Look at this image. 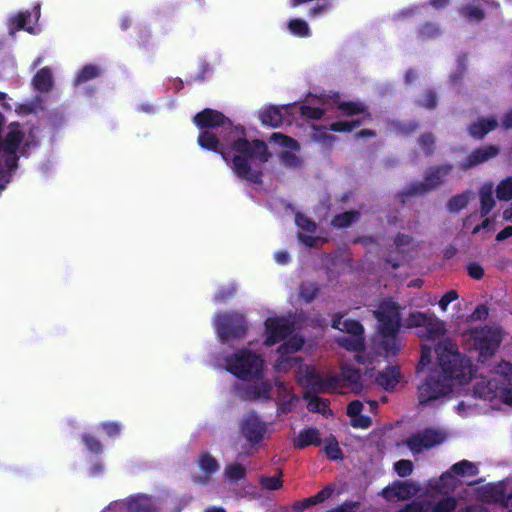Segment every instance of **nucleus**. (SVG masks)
Wrapping results in <instances>:
<instances>
[{
	"mask_svg": "<svg viewBox=\"0 0 512 512\" xmlns=\"http://www.w3.org/2000/svg\"><path fill=\"white\" fill-rule=\"evenodd\" d=\"M82 442L89 452L99 455L103 452V445L100 440L92 434L84 433L81 437Z\"/></svg>",
	"mask_w": 512,
	"mask_h": 512,
	"instance_id": "a18cd8bd",
	"label": "nucleus"
},
{
	"mask_svg": "<svg viewBox=\"0 0 512 512\" xmlns=\"http://www.w3.org/2000/svg\"><path fill=\"white\" fill-rule=\"evenodd\" d=\"M247 476L246 468L240 463H230L225 466L224 477L231 483L242 481Z\"/></svg>",
	"mask_w": 512,
	"mask_h": 512,
	"instance_id": "cd10ccee",
	"label": "nucleus"
},
{
	"mask_svg": "<svg viewBox=\"0 0 512 512\" xmlns=\"http://www.w3.org/2000/svg\"><path fill=\"white\" fill-rule=\"evenodd\" d=\"M329 404L330 403L327 399H323L319 396L314 395L308 399L307 408L310 412L321 413L325 415L326 412L329 411Z\"/></svg>",
	"mask_w": 512,
	"mask_h": 512,
	"instance_id": "37998d69",
	"label": "nucleus"
},
{
	"mask_svg": "<svg viewBox=\"0 0 512 512\" xmlns=\"http://www.w3.org/2000/svg\"><path fill=\"white\" fill-rule=\"evenodd\" d=\"M324 451L330 460H342L344 457L335 437L326 440Z\"/></svg>",
	"mask_w": 512,
	"mask_h": 512,
	"instance_id": "c03bdc74",
	"label": "nucleus"
},
{
	"mask_svg": "<svg viewBox=\"0 0 512 512\" xmlns=\"http://www.w3.org/2000/svg\"><path fill=\"white\" fill-rule=\"evenodd\" d=\"M197 143L202 149L219 154L237 178L262 184L261 166L269 161L271 153L263 140H248L244 126L236 125L222 139L209 130H202Z\"/></svg>",
	"mask_w": 512,
	"mask_h": 512,
	"instance_id": "f257e3e1",
	"label": "nucleus"
},
{
	"mask_svg": "<svg viewBox=\"0 0 512 512\" xmlns=\"http://www.w3.org/2000/svg\"><path fill=\"white\" fill-rule=\"evenodd\" d=\"M361 507L359 501L346 500L342 504L328 509L326 512H357Z\"/></svg>",
	"mask_w": 512,
	"mask_h": 512,
	"instance_id": "4d7b16f0",
	"label": "nucleus"
},
{
	"mask_svg": "<svg viewBox=\"0 0 512 512\" xmlns=\"http://www.w3.org/2000/svg\"><path fill=\"white\" fill-rule=\"evenodd\" d=\"M338 110H340L345 116H354L358 114H362L366 112L367 107L361 102L354 101H342L337 105Z\"/></svg>",
	"mask_w": 512,
	"mask_h": 512,
	"instance_id": "e433bc0d",
	"label": "nucleus"
},
{
	"mask_svg": "<svg viewBox=\"0 0 512 512\" xmlns=\"http://www.w3.org/2000/svg\"><path fill=\"white\" fill-rule=\"evenodd\" d=\"M463 15L468 19L481 21L485 17V13L482 8L478 6H468L464 9Z\"/></svg>",
	"mask_w": 512,
	"mask_h": 512,
	"instance_id": "680f3d73",
	"label": "nucleus"
},
{
	"mask_svg": "<svg viewBox=\"0 0 512 512\" xmlns=\"http://www.w3.org/2000/svg\"><path fill=\"white\" fill-rule=\"evenodd\" d=\"M417 105L428 110L435 109L438 105L437 93L434 90H426Z\"/></svg>",
	"mask_w": 512,
	"mask_h": 512,
	"instance_id": "09e8293b",
	"label": "nucleus"
},
{
	"mask_svg": "<svg viewBox=\"0 0 512 512\" xmlns=\"http://www.w3.org/2000/svg\"><path fill=\"white\" fill-rule=\"evenodd\" d=\"M321 443L319 430L311 427L302 429L293 441V445L297 449H304L310 445L319 446Z\"/></svg>",
	"mask_w": 512,
	"mask_h": 512,
	"instance_id": "4be33fe9",
	"label": "nucleus"
},
{
	"mask_svg": "<svg viewBox=\"0 0 512 512\" xmlns=\"http://www.w3.org/2000/svg\"><path fill=\"white\" fill-rule=\"evenodd\" d=\"M305 382L314 392L331 393L344 386L360 388L361 370L351 365H345L341 368L339 375H329L323 377L313 367H307L304 374Z\"/></svg>",
	"mask_w": 512,
	"mask_h": 512,
	"instance_id": "20e7f679",
	"label": "nucleus"
},
{
	"mask_svg": "<svg viewBox=\"0 0 512 512\" xmlns=\"http://www.w3.org/2000/svg\"><path fill=\"white\" fill-rule=\"evenodd\" d=\"M470 338L475 349L479 351V361L481 362H485L493 356L502 341L501 331L487 325L471 329Z\"/></svg>",
	"mask_w": 512,
	"mask_h": 512,
	"instance_id": "6e6552de",
	"label": "nucleus"
},
{
	"mask_svg": "<svg viewBox=\"0 0 512 512\" xmlns=\"http://www.w3.org/2000/svg\"><path fill=\"white\" fill-rule=\"evenodd\" d=\"M406 321L410 328L422 327L424 331L420 332V337H425L428 340H435L446 332L444 322L431 313L412 312Z\"/></svg>",
	"mask_w": 512,
	"mask_h": 512,
	"instance_id": "1a4fd4ad",
	"label": "nucleus"
},
{
	"mask_svg": "<svg viewBox=\"0 0 512 512\" xmlns=\"http://www.w3.org/2000/svg\"><path fill=\"white\" fill-rule=\"evenodd\" d=\"M100 428L108 437H117L121 433V424L115 421L103 422L100 424Z\"/></svg>",
	"mask_w": 512,
	"mask_h": 512,
	"instance_id": "052dcab7",
	"label": "nucleus"
},
{
	"mask_svg": "<svg viewBox=\"0 0 512 512\" xmlns=\"http://www.w3.org/2000/svg\"><path fill=\"white\" fill-rule=\"evenodd\" d=\"M435 352L437 367L431 369L424 381L418 385V400L423 406L449 394L452 390L450 381L455 380L463 385L473 376L470 359L461 354L454 345L439 344Z\"/></svg>",
	"mask_w": 512,
	"mask_h": 512,
	"instance_id": "f03ea898",
	"label": "nucleus"
},
{
	"mask_svg": "<svg viewBox=\"0 0 512 512\" xmlns=\"http://www.w3.org/2000/svg\"><path fill=\"white\" fill-rule=\"evenodd\" d=\"M468 275L475 280H480L484 276L483 267L477 262H471L467 266Z\"/></svg>",
	"mask_w": 512,
	"mask_h": 512,
	"instance_id": "69168bd1",
	"label": "nucleus"
},
{
	"mask_svg": "<svg viewBox=\"0 0 512 512\" xmlns=\"http://www.w3.org/2000/svg\"><path fill=\"white\" fill-rule=\"evenodd\" d=\"M214 327L222 343L245 338L249 329L245 315L233 310L217 314Z\"/></svg>",
	"mask_w": 512,
	"mask_h": 512,
	"instance_id": "423d86ee",
	"label": "nucleus"
},
{
	"mask_svg": "<svg viewBox=\"0 0 512 512\" xmlns=\"http://www.w3.org/2000/svg\"><path fill=\"white\" fill-rule=\"evenodd\" d=\"M318 293V287L314 283H302L300 286V296L305 302H312Z\"/></svg>",
	"mask_w": 512,
	"mask_h": 512,
	"instance_id": "864d4df0",
	"label": "nucleus"
},
{
	"mask_svg": "<svg viewBox=\"0 0 512 512\" xmlns=\"http://www.w3.org/2000/svg\"><path fill=\"white\" fill-rule=\"evenodd\" d=\"M496 197L500 201L512 200V177L500 181L496 187Z\"/></svg>",
	"mask_w": 512,
	"mask_h": 512,
	"instance_id": "58836bf2",
	"label": "nucleus"
},
{
	"mask_svg": "<svg viewBox=\"0 0 512 512\" xmlns=\"http://www.w3.org/2000/svg\"><path fill=\"white\" fill-rule=\"evenodd\" d=\"M443 440L444 438L440 432L432 428H427L407 438L406 445L414 454H418L424 449H430L441 444Z\"/></svg>",
	"mask_w": 512,
	"mask_h": 512,
	"instance_id": "4468645a",
	"label": "nucleus"
},
{
	"mask_svg": "<svg viewBox=\"0 0 512 512\" xmlns=\"http://www.w3.org/2000/svg\"><path fill=\"white\" fill-rule=\"evenodd\" d=\"M156 509L152 496L147 494L131 495L109 506V510L115 512H156Z\"/></svg>",
	"mask_w": 512,
	"mask_h": 512,
	"instance_id": "ddd939ff",
	"label": "nucleus"
},
{
	"mask_svg": "<svg viewBox=\"0 0 512 512\" xmlns=\"http://www.w3.org/2000/svg\"><path fill=\"white\" fill-rule=\"evenodd\" d=\"M290 31L297 36L306 37L309 35L310 30L307 22L302 19H292L289 22Z\"/></svg>",
	"mask_w": 512,
	"mask_h": 512,
	"instance_id": "3c124183",
	"label": "nucleus"
},
{
	"mask_svg": "<svg viewBox=\"0 0 512 512\" xmlns=\"http://www.w3.org/2000/svg\"><path fill=\"white\" fill-rule=\"evenodd\" d=\"M504 489L501 484L488 485L484 488L483 496L487 502L501 505L504 500Z\"/></svg>",
	"mask_w": 512,
	"mask_h": 512,
	"instance_id": "f704fd0d",
	"label": "nucleus"
},
{
	"mask_svg": "<svg viewBox=\"0 0 512 512\" xmlns=\"http://www.w3.org/2000/svg\"><path fill=\"white\" fill-rule=\"evenodd\" d=\"M259 483L263 489L269 491H275L282 488V471L280 470L277 476H261Z\"/></svg>",
	"mask_w": 512,
	"mask_h": 512,
	"instance_id": "a19ab883",
	"label": "nucleus"
},
{
	"mask_svg": "<svg viewBox=\"0 0 512 512\" xmlns=\"http://www.w3.org/2000/svg\"><path fill=\"white\" fill-rule=\"evenodd\" d=\"M4 161V168L8 175V178L11 177V174L18 168L19 156L17 153L14 154H4L2 155Z\"/></svg>",
	"mask_w": 512,
	"mask_h": 512,
	"instance_id": "6e6d98bb",
	"label": "nucleus"
},
{
	"mask_svg": "<svg viewBox=\"0 0 512 512\" xmlns=\"http://www.w3.org/2000/svg\"><path fill=\"white\" fill-rule=\"evenodd\" d=\"M264 345L271 347L286 339L294 331V323L285 317H268L265 320Z\"/></svg>",
	"mask_w": 512,
	"mask_h": 512,
	"instance_id": "9b49d317",
	"label": "nucleus"
},
{
	"mask_svg": "<svg viewBox=\"0 0 512 512\" xmlns=\"http://www.w3.org/2000/svg\"><path fill=\"white\" fill-rule=\"evenodd\" d=\"M259 119L264 126L278 128L284 120L282 108L276 105L265 106L259 112Z\"/></svg>",
	"mask_w": 512,
	"mask_h": 512,
	"instance_id": "412c9836",
	"label": "nucleus"
},
{
	"mask_svg": "<svg viewBox=\"0 0 512 512\" xmlns=\"http://www.w3.org/2000/svg\"><path fill=\"white\" fill-rule=\"evenodd\" d=\"M432 349L429 346L421 347V356L417 365V372H422L431 363Z\"/></svg>",
	"mask_w": 512,
	"mask_h": 512,
	"instance_id": "bf43d9fd",
	"label": "nucleus"
},
{
	"mask_svg": "<svg viewBox=\"0 0 512 512\" xmlns=\"http://www.w3.org/2000/svg\"><path fill=\"white\" fill-rule=\"evenodd\" d=\"M235 291H236V289L234 286H229V287L222 286L217 290L213 301L217 304L224 303L227 300L234 297Z\"/></svg>",
	"mask_w": 512,
	"mask_h": 512,
	"instance_id": "5fc2aeb1",
	"label": "nucleus"
},
{
	"mask_svg": "<svg viewBox=\"0 0 512 512\" xmlns=\"http://www.w3.org/2000/svg\"><path fill=\"white\" fill-rule=\"evenodd\" d=\"M418 492V488L409 482L396 480L382 489L381 495L387 501L408 500Z\"/></svg>",
	"mask_w": 512,
	"mask_h": 512,
	"instance_id": "a211bd4d",
	"label": "nucleus"
},
{
	"mask_svg": "<svg viewBox=\"0 0 512 512\" xmlns=\"http://www.w3.org/2000/svg\"><path fill=\"white\" fill-rule=\"evenodd\" d=\"M451 473L459 476H476L479 473L478 467L468 460H461L453 464L449 472H445L441 478L452 477Z\"/></svg>",
	"mask_w": 512,
	"mask_h": 512,
	"instance_id": "393cba45",
	"label": "nucleus"
},
{
	"mask_svg": "<svg viewBox=\"0 0 512 512\" xmlns=\"http://www.w3.org/2000/svg\"><path fill=\"white\" fill-rule=\"evenodd\" d=\"M296 351L292 350L290 346L283 347V343L278 347V353L280 354V359L277 361L276 366L279 369L286 370L287 368L293 367L296 363L300 362V358L296 357H286L289 354H293Z\"/></svg>",
	"mask_w": 512,
	"mask_h": 512,
	"instance_id": "2f4dec72",
	"label": "nucleus"
},
{
	"mask_svg": "<svg viewBox=\"0 0 512 512\" xmlns=\"http://www.w3.org/2000/svg\"><path fill=\"white\" fill-rule=\"evenodd\" d=\"M299 113L302 117L310 120H319L325 115V110L320 107H312L309 105H301Z\"/></svg>",
	"mask_w": 512,
	"mask_h": 512,
	"instance_id": "8fccbe9b",
	"label": "nucleus"
},
{
	"mask_svg": "<svg viewBox=\"0 0 512 512\" xmlns=\"http://www.w3.org/2000/svg\"><path fill=\"white\" fill-rule=\"evenodd\" d=\"M397 512H425L423 504L419 501H412L406 504L402 509Z\"/></svg>",
	"mask_w": 512,
	"mask_h": 512,
	"instance_id": "774afa93",
	"label": "nucleus"
},
{
	"mask_svg": "<svg viewBox=\"0 0 512 512\" xmlns=\"http://www.w3.org/2000/svg\"><path fill=\"white\" fill-rule=\"evenodd\" d=\"M272 385L268 380L260 383H247L235 387V395L242 401L269 400L271 398Z\"/></svg>",
	"mask_w": 512,
	"mask_h": 512,
	"instance_id": "2eb2a0df",
	"label": "nucleus"
},
{
	"mask_svg": "<svg viewBox=\"0 0 512 512\" xmlns=\"http://www.w3.org/2000/svg\"><path fill=\"white\" fill-rule=\"evenodd\" d=\"M101 73L100 68L97 65L87 64L77 73L75 78V85H82L97 78Z\"/></svg>",
	"mask_w": 512,
	"mask_h": 512,
	"instance_id": "7c9ffc66",
	"label": "nucleus"
},
{
	"mask_svg": "<svg viewBox=\"0 0 512 512\" xmlns=\"http://www.w3.org/2000/svg\"><path fill=\"white\" fill-rule=\"evenodd\" d=\"M506 380L504 376L491 378L487 382H478L474 392L480 398L487 400L498 397L504 404L512 406V388L506 386Z\"/></svg>",
	"mask_w": 512,
	"mask_h": 512,
	"instance_id": "9d476101",
	"label": "nucleus"
},
{
	"mask_svg": "<svg viewBox=\"0 0 512 512\" xmlns=\"http://www.w3.org/2000/svg\"><path fill=\"white\" fill-rule=\"evenodd\" d=\"M392 126L394 132L402 136L411 135L419 128V124L414 120L393 122Z\"/></svg>",
	"mask_w": 512,
	"mask_h": 512,
	"instance_id": "79ce46f5",
	"label": "nucleus"
},
{
	"mask_svg": "<svg viewBox=\"0 0 512 512\" xmlns=\"http://www.w3.org/2000/svg\"><path fill=\"white\" fill-rule=\"evenodd\" d=\"M333 493V489L331 486H326L320 491H318L315 495L311 496L314 505L323 503L325 500L331 497Z\"/></svg>",
	"mask_w": 512,
	"mask_h": 512,
	"instance_id": "e2e57ef3",
	"label": "nucleus"
},
{
	"mask_svg": "<svg viewBox=\"0 0 512 512\" xmlns=\"http://www.w3.org/2000/svg\"><path fill=\"white\" fill-rule=\"evenodd\" d=\"M241 432L251 445H257L264 439L267 424L255 414H252L243 419Z\"/></svg>",
	"mask_w": 512,
	"mask_h": 512,
	"instance_id": "dca6fc26",
	"label": "nucleus"
},
{
	"mask_svg": "<svg viewBox=\"0 0 512 512\" xmlns=\"http://www.w3.org/2000/svg\"><path fill=\"white\" fill-rule=\"evenodd\" d=\"M193 123L200 130L223 128L227 132H232L236 126L222 112L212 108H205L198 112L193 117Z\"/></svg>",
	"mask_w": 512,
	"mask_h": 512,
	"instance_id": "f8f14e48",
	"label": "nucleus"
},
{
	"mask_svg": "<svg viewBox=\"0 0 512 512\" xmlns=\"http://www.w3.org/2000/svg\"><path fill=\"white\" fill-rule=\"evenodd\" d=\"M362 121L360 119L352 121H336L329 125L328 129L333 132H351L355 128L361 126Z\"/></svg>",
	"mask_w": 512,
	"mask_h": 512,
	"instance_id": "49530a36",
	"label": "nucleus"
},
{
	"mask_svg": "<svg viewBox=\"0 0 512 512\" xmlns=\"http://www.w3.org/2000/svg\"><path fill=\"white\" fill-rule=\"evenodd\" d=\"M469 203V191L452 196L448 203L447 209L451 213H458L460 210L467 207Z\"/></svg>",
	"mask_w": 512,
	"mask_h": 512,
	"instance_id": "4c0bfd02",
	"label": "nucleus"
},
{
	"mask_svg": "<svg viewBox=\"0 0 512 512\" xmlns=\"http://www.w3.org/2000/svg\"><path fill=\"white\" fill-rule=\"evenodd\" d=\"M418 145L427 157L432 156L436 150V138L432 132H424L418 138Z\"/></svg>",
	"mask_w": 512,
	"mask_h": 512,
	"instance_id": "c9c22d12",
	"label": "nucleus"
},
{
	"mask_svg": "<svg viewBox=\"0 0 512 512\" xmlns=\"http://www.w3.org/2000/svg\"><path fill=\"white\" fill-rule=\"evenodd\" d=\"M30 18H31V12L28 10L21 11L16 16L11 17L9 19V33L11 35H14L16 31H19L22 29H25L28 32H32V30H33L32 27H28V28L26 27Z\"/></svg>",
	"mask_w": 512,
	"mask_h": 512,
	"instance_id": "a878e982",
	"label": "nucleus"
},
{
	"mask_svg": "<svg viewBox=\"0 0 512 512\" xmlns=\"http://www.w3.org/2000/svg\"><path fill=\"white\" fill-rule=\"evenodd\" d=\"M33 85L35 90L41 93L49 92L53 87L52 72L49 67H43L37 71L33 77Z\"/></svg>",
	"mask_w": 512,
	"mask_h": 512,
	"instance_id": "b1692460",
	"label": "nucleus"
},
{
	"mask_svg": "<svg viewBox=\"0 0 512 512\" xmlns=\"http://www.w3.org/2000/svg\"><path fill=\"white\" fill-rule=\"evenodd\" d=\"M401 378L400 368L398 366H387L376 375V383L386 391H393Z\"/></svg>",
	"mask_w": 512,
	"mask_h": 512,
	"instance_id": "6ab92c4d",
	"label": "nucleus"
},
{
	"mask_svg": "<svg viewBox=\"0 0 512 512\" xmlns=\"http://www.w3.org/2000/svg\"><path fill=\"white\" fill-rule=\"evenodd\" d=\"M372 425V420L369 416L359 415L352 417L351 426L354 428L368 429Z\"/></svg>",
	"mask_w": 512,
	"mask_h": 512,
	"instance_id": "0e129e2a",
	"label": "nucleus"
},
{
	"mask_svg": "<svg viewBox=\"0 0 512 512\" xmlns=\"http://www.w3.org/2000/svg\"><path fill=\"white\" fill-rule=\"evenodd\" d=\"M341 331L352 336H364L363 325L358 320L354 319H344Z\"/></svg>",
	"mask_w": 512,
	"mask_h": 512,
	"instance_id": "de8ad7c7",
	"label": "nucleus"
},
{
	"mask_svg": "<svg viewBox=\"0 0 512 512\" xmlns=\"http://www.w3.org/2000/svg\"><path fill=\"white\" fill-rule=\"evenodd\" d=\"M452 170L453 165L451 163L430 166L426 170L424 181L410 183L404 194L409 197L426 195L441 186L451 174Z\"/></svg>",
	"mask_w": 512,
	"mask_h": 512,
	"instance_id": "0eeeda50",
	"label": "nucleus"
},
{
	"mask_svg": "<svg viewBox=\"0 0 512 512\" xmlns=\"http://www.w3.org/2000/svg\"><path fill=\"white\" fill-rule=\"evenodd\" d=\"M498 127V121L495 117L479 118L477 121L471 123L468 127V133L471 137L481 140L489 132Z\"/></svg>",
	"mask_w": 512,
	"mask_h": 512,
	"instance_id": "aec40b11",
	"label": "nucleus"
},
{
	"mask_svg": "<svg viewBox=\"0 0 512 512\" xmlns=\"http://www.w3.org/2000/svg\"><path fill=\"white\" fill-rule=\"evenodd\" d=\"M226 370L241 380L256 379L264 377L263 358L247 348H242L229 355L225 359Z\"/></svg>",
	"mask_w": 512,
	"mask_h": 512,
	"instance_id": "39448f33",
	"label": "nucleus"
},
{
	"mask_svg": "<svg viewBox=\"0 0 512 512\" xmlns=\"http://www.w3.org/2000/svg\"><path fill=\"white\" fill-rule=\"evenodd\" d=\"M338 344L350 352H362L365 350L364 336H343L338 339Z\"/></svg>",
	"mask_w": 512,
	"mask_h": 512,
	"instance_id": "bb28decb",
	"label": "nucleus"
},
{
	"mask_svg": "<svg viewBox=\"0 0 512 512\" xmlns=\"http://www.w3.org/2000/svg\"><path fill=\"white\" fill-rule=\"evenodd\" d=\"M200 469L207 475L210 476L219 470L218 461L208 452H203L199 456L198 461Z\"/></svg>",
	"mask_w": 512,
	"mask_h": 512,
	"instance_id": "72a5a7b5",
	"label": "nucleus"
},
{
	"mask_svg": "<svg viewBox=\"0 0 512 512\" xmlns=\"http://www.w3.org/2000/svg\"><path fill=\"white\" fill-rule=\"evenodd\" d=\"M457 500L452 496L441 498L432 507L430 512H453L457 508Z\"/></svg>",
	"mask_w": 512,
	"mask_h": 512,
	"instance_id": "ea45409f",
	"label": "nucleus"
},
{
	"mask_svg": "<svg viewBox=\"0 0 512 512\" xmlns=\"http://www.w3.org/2000/svg\"><path fill=\"white\" fill-rule=\"evenodd\" d=\"M500 153V148L495 145H486L474 149L464 161L459 165L462 171H468L477 165L483 164L496 157Z\"/></svg>",
	"mask_w": 512,
	"mask_h": 512,
	"instance_id": "f3484780",
	"label": "nucleus"
},
{
	"mask_svg": "<svg viewBox=\"0 0 512 512\" xmlns=\"http://www.w3.org/2000/svg\"><path fill=\"white\" fill-rule=\"evenodd\" d=\"M295 222L300 229L306 232L314 233L316 231V223L302 213H297L295 215Z\"/></svg>",
	"mask_w": 512,
	"mask_h": 512,
	"instance_id": "603ef678",
	"label": "nucleus"
},
{
	"mask_svg": "<svg viewBox=\"0 0 512 512\" xmlns=\"http://www.w3.org/2000/svg\"><path fill=\"white\" fill-rule=\"evenodd\" d=\"M413 463L411 460L401 459L394 464V469L400 477H407L413 471Z\"/></svg>",
	"mask_w": 512,
	"mask_h": 512,
	"instance_id": "13d9d810",
	"label": "nucleus"
},
{
	"mask_svg": "<svg viewBox=\"0 0 512 512\" xmlns=\"http://www.w3.org/2000/svg\"><path fill=\"white\" fill-rule=\"evenodd\" d=\"M480 198V216L486 217L495 207L496 202L493 197V185L491 183L484 184L479 189Z\"/></svg>",
	"mask_w": 512,
	"mask_h": 512,
	"instance_id": "5701e85b",
	"label": "nucleus"
},
{
	"mask_svg": "<svg viewBox=\"0 0 512 512\" xmlns=\"http://www.w3.org/2000/svg\"><path fill=\"white\" fill-rule=\"evenodd\" d=\"M296 351L292 350L290 346L283 347V343L278 347V353L280 354V359L277 361L276 366L279 369L286 370L287 368L293 367L296 363L300 362V358L296 357H286L289 354H293Z\"/></svg>",
	"mask_w": 512,
	"mask_h": 512,
	"instance_id": "473e14b6",
	"label": "nucleus"
},
{
	"mask_svg": "<svg viewBox=\"0 0 512 512\" xmlns=\"http://www.w3.org/2000/svg\"><path fill=\"white\" fill-rule=\"evenodd\" d=\"M442 30L438 24L434 22H424L417 31L418 38L422 41L434 40L440 37Z\"/></svg>",
	"mask_w": 512,
	"mask_h": 512,
	"instance_id": "c85d7f7f",
	"label": "nucleus"
},
{
	"mask_svg": "<svg viewBox=\"0 0 512 512\" xmlns=\"http://www.w3.org/2000/svg\"><path fill=\"white\" fill-rule=\"evenodd\" d=\"M458 299V293L455 290H450L446 292L441 299L439 300V307L442 311H445L448 305Z\"/></svg>",
	"mask_w": 512,
	"mask_h": 512,
	"instance_id": "338daca9",
	"label": "nucleus"
},
{
	"mask_svg": "<svg viewBox=\"0 0 512 512\" xmlns=\"http://www.w3.org/2000/svg\"><path fill=\"white\" fill-rule=\"evenodd\" d=\"M360 217V212L357 210L345 211L340 214H336L332 220L331 225L335 228H347L353 222L357 221Z\"/></svg>",
	"mask_w": 512,
	"mask_h": 512,
	"instance_id": "c756f323",
	"label": "nucleus"
},
{
	"mask_svg": "<svg viewBox=\"0 0 512 512\" xmlns=\"http://www.w3.org/2000/svg\"><path fill=\"white\" fill-rule=\"evenodd\" d=\"M373 315L377 320V332L381 336L379 349L386 357L396 356L400 350L397 339L401 328L399 305L392 300H383Z\"/></svg>",
	"mask_w": 512,
	"mask_h": 512,
	"instance_id": "7ed1b4c3",
	"label": "nucleus"
}]
</instances>
